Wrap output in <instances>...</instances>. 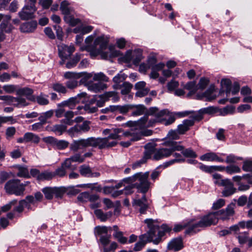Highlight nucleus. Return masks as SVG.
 Returning a JSON list of instances; mask_svg holds the SVG:
<instances>
[{
	"label": "nucleus",
	"instance_id": "nucleus-7",
	"mask_svg": "<svg viewBox=\"0 0 252 252\" xmlns=\"http://www.w3.org/2000/svg\"><path fill=\"white\" fill-rule=\"evenodd\" d=\"M122 128H115L112 130L108 137L105 138H95L98 140V144L97 147L99 149H103L107 148L112 147L116 146L117 142L116 140L120 139L121 133H124ZM124 135V134H123Z\"/></svg>",
	"mask_w": 252,
	"mask_h": 252
},
{
	"label": "nucleus",
	"instance_id": "nucleus-19",
	"mask_svg": "<svg viewBox=\"0 0 252 252\" xmlns=\"http://www.w3.org/2000/svg\"><path fill=\"white\" fill-rule=\"evenodd\" d=\"M184 247L183 239L181 237L173 239L168 244L167 248L169 250L178 251Z\"/></svg>",
	"mask_w": 252,
	"mask_h": 252
},
{
	"label": "nucleus",
	"instance_id": "nucleus-17",
	"mask_svg": "<svg viewBox=\"0 0 252 252\" xmlns=\"http://www.w3.org/2000/svg\"><path fill=\"white\" fill-rule=\"evenodd\" d=\"M86 93H82L78 94L77 96L73 97H70L67 100H64L60 103L58 104V106H67L70 109H73L75 105L79 103L80 101L81 97L85 96Z\"/></svg>",
	"mask_w": 252,
	"mask_h": 252
},
{
	"label": "nucleus",
	"instance_id": "nucleus-9",
	"mask_svg": "<svg viewBox=\"0 0 252 252\" xmlns=\"http://www.w3.org/2000/svg\"><path fill=\"white\" fill-rule=\"evenodd\" d=\"M214 183L219 186L224 187V188L222 191L223 196L227 197L233 194L236 189L234 188L232 182L228 179H222L221 176L218 173L213 174Z\"/></svg>",
	"mask_w": 252,
	"mask_h": 252
},
{
	"label": "nucleus",
	"instance_id": "nucleus-50",
	"mask_svg": "<svg viewBox=\"0 0 252 252\" xmlns=\"http://www.w3.org/2000/svg\"><path fill=\"white\" fill-rule=\"evenodd\" d=\"M221 84L225 87L226 94L228 95L231 92V81L228 79H222L221 80Z\"/></svg>",
	"mask_w": 252,
	"mask_h": 252
},
{
	"label": "nucleus",
	"instance_id": "nucleus-13",
	"mask_svg": "<svg viewBox=\"0 0 252 252\" xmlns=\"http://www.w3.org/2000/svg\"><path fill=\"white\" fill-rule=\"evenodd\" d=\"M79 203H100L99 196L95 193L91 194L88 191H84L79 194L77 197Z\"/></svg>",
	"mask_w": 252,
	"mask_h": 252
},
{
	"label": "nucleus",
	"instance_id": "nucleus-6",
	"mask_svg": "<svg viewBox=\"0 0 252 252\" xmlns=\"http://www.w3.org/2000/svg\"><path fill=\"white\" fill-rule=\"evenodd\" d=\"M149 177V172H146L144 173H137L132 177L125 179L124 181H126L128 183H133L135 187L141 192L145 193L149 189L150 187V182L148 181Z\"/></svg>",
	"mask_w": 252,
	"mask_h": 252
},
{
	"label": "nucleus",
	"instance_id": "nucleus-33",
	"mask_svg": "<svg viewBox=\"0 0 252 252\" xmlns=\"http://www.w3.org/2000/svg\"><path fill=\"white\" fill-rule=\"evenodd\" d=\"M17 169L18 171L17 173V176L25 178H30V175L27 167L18 165L17 166Z\"/></svg>",
	"mask_w": 252,
	"mask_h": 252
},
{
	"label": "nucleus",
	"instance_id": "nucleus-60",
	"mask_svg": "<svg viewBox=\"0 0 252 252\" xmlns=\"http://www.w3.org/2000/svg\"><path fill=\"white\" fill-rule=\"evenodd\" d=\"M226 171L228 174H233L235 173H239L241 171L240 168L236 165H231L225 168Z\"/></svg>",
	"mask_w": 252,
	"mask_h": 252
},
{
	"label": "nucleus",
	"instance_id": "nucleus-39",
	"mask_svg": "<svg viewBox=\"0 0 252 252\" xmlns=\"http://www.w3.org/2000/svg\"><path fill=\"white\" fill-rule=\"evenodd\" d=\"M54 111L53 110H50L45 112L41 114L40 116L38 117L39 121H42L45 124L47 122V120L51 118L54 115Z\"/></svg>",
	"mask_w": 252,
	"mask_h": 252
},
{
	"label": "nucleus",
	"instance_id": "nucleus-35",
	"mask_svg": "<svg viewBox=\"0 0 252 252\" xmlns=\"http://www.w3.org/2000/svg\"><path fill=\"white\" fill-rule=\"evenodd\" d=\"M42 192L47 200H52L54 195V187H46L41 189Z\"/></svg>",
	"mask_w": 252,
	"mask_h": 252
},
{
	"label": "nucleus",
	"instance_id": "nucleus-41",
	"mask_svg": "<svg viewBox=\"0 0 252 252\" xmlns=\"http://www.w3.org/2000/svg\"><path fill=\"white\" fill-rule=\"evenodd\" d=\"M69 145V142L64 140L57 139L54 147L55 149L63 150L66 148Z\"/></svg>",
	"mask_w": 252,
	"mask_h": 252
},
{
	"label": "nucleus",
	"instance_id": "nucleus-11",
	"mask_svg": "<svg viewBox=\"0 0 252 252\" xmlns=\"http://www.w3.org/2000/svg\"><path fill=\"white\" fill-rule=\"evenodd\" d=\"M27 3L21 11L18 13L22 20H27L34 18V13L36 10L35 6L36 0H26Z\"/></svg>",
	"mask_w": 252,
	"mask_h": 252
},
{
	"label": "nucleus",
	"instance_id": "nucleus-31",
	"mask_svg": "<svg viewBox=\"0 0 252 252\" xmlns=\"http://www.w3.org/2000/svg\"><path fill=\"white\" fill-rule=\"evenodd\" d=\"M25 139H26V143L31 142L35 144L38 143L40 141L39 137L32 132L25 133Z\"/></svg>",
	"mask_w": 252,
	"mask_h": 252
},
{
	"label": "nucleus",
	"instance_id": "nucleus-64",
	"mask_svg": "<svg viewBox=\"0 0 252 252\" xmlns=\"http://www.w3.org/2000/svg\"><path fill=\"white\" fill-rule=\"evenodd\" d=\"M54 174V177L58 176L60 177H63L66 175L65 169L61 165V167L57 168L55 172H53Z\"/></svg>",
	"mask_w": 252,
	"mask_h": 252
},
{
	"label": "nucleus",
	"instance_id": "nucleus-56",
	"mask_svg": "<svg viewBox=\"0 0 252 252\" xmlns=\"http://www.w3.org/2000/svg\"><path fill=\"white\" fill-rule=\"evenodd\" d=\"M108 227L106 226H96L94 229V234L95 236L101 235L103 234H107Z\"/></svg>",
	"mask_w": 252,
	"mask_h": 252
},
{
	"label": "nucleus",
	"instance_id": "nucleus-8",
	"mask_svg": "<svg viewBox=\"0 0 252 252\" xmlns=\"http://www.w3.org/2000/svg\"><path fill=\"white\" fill-rule=\"evenodd\" d=\"M30 183L29 181L21 183L19 179H11L5 183L4 189L8 194H15L17 196L23 195L26 187Z\"/></svg>",
	"mask_w": 252,
	"mask_h": 252
},
{
	"label": "nucleus",
	"instance_id": "nucleus-1",
	"mask_svg": "<svg viewBox=\"0 0 252 252\" xmlns=\"http://www.w3.org/2000/svg\"><path fill=\"white\" fill-rule=\"evenodd\" d=\"M149 230L147 232L139 236V241L135 244L133 251H141L147 242H153L157 245L163 241V237L166 233H169L172 229L166 224H162L160 226L158 220L147 219L144 220Z\"/></svg>",
	"mask_w": 252,
	"mask_h": 252
},
{
	"label": "nucleus",
	"instance_id": "nucleus-44",
	"mask_svg": "<svg viewBox=\"0 0 252 252\" xmlns=\"http://www.w3.org/2000/svg\"><path fill=\"white\" fill-rule=\"evenodd\" d=\"M66 126L63 125H55L52 127V131L61 135L66 130Z\"/></svg>",
	"mask_w": 252,
	"mask_h": 252
},
{
	"label": "nucleus",
	"instance_id": "nucleus-59",
	"mask_svg": "<svg viewBox=\"0 0 252 252\" xmlns=\"http://www.w3.org/2000/svg\"><path fill=\"white\" fill-rule=\"evenodd\" d=\"M113 236L121 244H126L127 241V238L123 236V233L122 231L114 233Z\"/></svg>",
	"mask_w": 252,
	"mask_h": 252
},
{
	"label": "nucleus",
	"instance_id": "nucleus-30",
	"mask_svg": "<svg viewBox=\"0 0 252 252\" xmlns=\"http://www.w3.org/2000/svg\"><path fill=\"white\" fill-rule=\"evenodd\" d=\"M54 177V174L53 172L49 170H45L40 172V174L37 177V180L39 181H49Z\"/></svg>",
	"mask_w": 252,
	"mask_h": 252
},
{
	"label": "nucleus",
	"instance_id": "nucleus-24",
	"mask_svg": "<svg viewBox=\"0 0 252 252\" xmlns=\"http://www.w3.org/2000/svg\"><path fill=\"white\" fill-rule=\"evenodd\" d=\"M99 98L104 99V101H107L111 99L113 102L118 101L120 97L118 95V93L115 91L106 92L102 94L99 95L98 96Z\"/></svg>",
	"mask_w": 252,
	"mask_h": 252
},
{
	"label": "nucleus",
	"instance_id": "nucleus-62",
	"mask_svg": "<svg viewBox=\"0 0 252 252\" xmlns=\"http://www.w3.org/2000/svg\"><path fill=\"white\" fill-rule=\"evenodd\" d=\"M209 82V80L208 78L205 77L201 78L198 85H197L198 89H200L201 90H203L208 85Z\"/></svg>",
	"mask_w": 252,
	"mask_h": 252
},
{
	"label": "nucleus",
	"instance_id": "nucleus-53",
	"mask_svg": "<svg viewBox=\"0 0 252 252\" xmlns=\"http://www.w3.org/2000/svg\"><path fill=\"white\" fill-rule=\"evenodd\" d=\"M234 110L233 107L227 106L222 109H219L218 112L222 116H225L229 114H232Z\"/></svg>",
	"mask_w": 252,
	"mask_h": 252
},
{
	"label": "nucleus",
	"instance_id": "nucleus-4",
	"mask_svg": "<svg viewBox=\"0 0 252 252\" xmlns=\"http://www.w3.org/2000/svg\"><path fill=\"white\" fill-rule=\"evenodd\" d=\"M147 120V117L144 116L137 121H130L127 122L126 124V126L133 128L125 131L123 133L124 136L125 137L131 136V141H137L141 139L142 136H148L151 135L153 131L150 129H145V128L152 126L153 123L150 120L149 125L147 126L146 123Z\"/></svg>",
	"mask_w": 252,
	"mask_h": 252
},
{
	"label": "nucleus",
	"instance_id": "nucleus-47",
	"mask_svg": "<svg viewBox=\"0 0 252 252\" xmlns=\"http://www.w3.org/2000/svg\"><path fill=\"white\" fill-rule=\"evenodd\" d=\"M53 89L59 93L65 94L67 92V90L65 86L63 84L56 83L52 85Z\"/></svg>",
	"mask_w": 252,
	"mask_h": 252
},
{
	"label": "nucleus",
	"instance_id": "nucleus-2",
	"mask_svg": "<svg viewBox=\"0 0 252 252\" xmlns=\"http://www.w3.org/2000/svg\"><path fill=\"white\" fill-rule=\"evenodd\" d=\"M234 209L231 206H227L224 209H221L218 211L209 213L204 216L198 222H193L192 220L186 222L187 229L185 233L186 235H191L200 231V228L205 227L212 224H216L219 219L224 220L228 219L229 217L233 215Z\"/></svg>",
	"mask_w": 252,
	"mask_h": 252
},
{
	"label": "nucleus",
	"instance_id": "nucleus-14",
	"mask_svg": "<svg viewBox=\"0 0 252 252\" xmlns=\"http://www.w3.org/2000/svg\"><path fill=\"white\" fill-rule=\"evenodd\" d=\"M90 124L89 121H86L82 124L76 125L69 129L68 132L70 134L74 135L77 133L87 132L90 129Z\"/></svg>",
	"mask_w": 252,
	"mask_h": 252
},
{
	"label": "nucleus",
	"instance_id": "nucleus-49",
	"mask_svg": "<svg viewBox=\"0 0 252 252\" xmlns=\"http://www.w3.org/2000/svg\"><path fill=\"white\" fill-rule=\"evenodd\" d=\"M15 97L11 95H0V100H3L7 105H13L15 102Z\"/></svg>",
	"mask_w": 252,
	"mask_h": 252
},
{
	"label": "nucleus",
	"instance_id": "nucleus-28",
	"mask_svg": "<svg viewBox=\"0 0 252 252\" xmlns=\"http://www.w3.org/2000/svg\"><path fill=\"white\" fill-rule=\"evenodd\" d=\"M102 191L105 194H112V195L115 197L123 194L124 190L115 191L113 186H105L103 188Z\"/></svg>",
	"mask_w": 252,
	"mask_h": 252
},
{
	"label": "nucleus",
	"instance_id": "nucleus-38",
	"mask_svg": "<svg viewBox=\"0 0 252 252\" xmlns=\"http://www.w3.org/2000/svg\"><path fill=\"white\" fill-rule=\"evenodd\" d=\"M175 114L172 112L169 111V114H167L166 117L164 119H161V123L165 126H168L174 122L175 121Z\"/></svg>",
	"mask_w": 252,
	"mask_h": 252
},
{
	"label": "nucleus",
	"instance_id": "nucleus-3",
	"mask_svg": "<svg viewBox=\"0 0 252 252\" xmlns=\"http://www.w3.org/2000/svg\"><path fill=\"white\" fill-rule=\"evenodd\" d=\"M165 147L156 149L155 145L148 143L145 146V157L153 160H158L170 156L175 151H182L183 146L177 142L169 141L164 143Z\"/></svg>",
	"mask_w": 252,
	"mask_h": 252
},
{
	"label": "nucleus",
	"instance_id": "nucleus-32",
	"mask_svg": "<svg viewBox=\"0 0 252 252\" xmlns=\"http://www.w3.org/2000/svg\"><path fill=\"white\" fill-rule=\"evenodd\" d=\"M81 58V54L76 53L74 57L68 61L65 64L67 68L70 69L75 67Z\"/></svg>",
	"mask_w": 252,
	"mask_h": 252
},
{
	"label": "nucleus",
	"instance_id": "nucleus-26",
	"mask_svg": "<svg viewBox=\"0 0 252 252\" xmlns=\"http://www.w3.org/2000/svg\"><path fill=\"white\" fill-rule=\"evenodd\" d=\"M32 93V90L27 87L21 88L16 91V94L19 96L25 95L27 97L28 99L31 101H34L35 99L34 97L31 95Z\"/></svg>",
	"mask_w": 252,
	"mask_h": 252
},
{
	"label": "nucleus",
	"instance_id": "nucleus-15",
	"mask_svg": "<svg viewBox=\"0 0 252 252\" xmlns=\"http://www.w3.org/2000/svg\"><path fill=\"white\" fill-rule=\"evenodd\" d=\"M43 199V194L40 191H37L34 194V196L32 195L27 196L25 199L20 200L19 204V205H25L28 203L36 204L41 202Z\"/></svg>",
	"mask_w": 252,
	"mask_h": 252
},
{
	"label": "nucleus",
	"instance_id": "nucleus-40",
	"mask_svg": "<svg viewBox=\"0 0 252 252\" xmlns=\"http://www.w3.org/2000/svg\"><path fill=\"white\" fill-rule=\"evenodd\" d=\"M132 87L133 86L131 83L128 82H124L121 85V94L123 95L128 94L131 91Z\"/></svg>",
	"mask_w": 252,
	"mask_h": 252
},
{
	"label": "nucleus",
	"instance_id": "nucleus-5",
	"mask_svg": "<svg viewBox=\"0 0 252 252\" xmlns=\"http://www.w3.org/2000/svg\"><path fill=\"white\" fill-rule=\"evenodd\" d=\"M108 39L104 36H99L96 38L92 46H87V49L90 52V56L94 58L98 55H100L103 59H108L112 57H118L119 55V51L115 50L113 47H109V52H103L107 47Z\"/></svg>",
	"mask_w": 252,
	"mask_h": 252
},
{
	"label": "nucleus",
	"instance_id": "nucleus-58",
	"mask_svg": "<svg viewBox=\"0 0 252 252\" xmlns=\"http://www.w3.org/2000/svg\"><path fill=\"white\" fill-rule=\"evenodd\" d=\"M219 108L216 107L210 106L203 109H201V111L202 112L203 114H213L218 112Z\"/></svg>",
	"mask_w": 252,
	"mask_h": 252
},
{
	"label": "nucleus",
	"instance_id": "nucleus-37",
	"mask_svg": "<svg viewBox=\"0 0 252 252\" xmlns=\"http://www.w3.org/2000/svg\"><path fill=\"white\" fill-rule=\"evenodd\" d=\"M64 20L71 26H75L81 23V20L78 18H74L71 14L64 16Z\"/></svg>",
	"mask_w": 252,
	"mask_h": 252
},
{
	"label": "nucleus",
	"instance_id": "nucleus-36",
	"mask_svg": "<svg viewBox=\"0 0 252 252\" xmlns=\"http://www.w3.org/2000/svg\"><path fill=\"white\" fill-rule=\"evenodd\" d=\"M213 90L210 88L204 92L201 95H198L197 97L199 99H202L203 97L206 98V100L212 101L216 98V96L213 94Z\"/></svg>",
	"mask_w": 252,
	"mask_h": 252
},
{
	"label": "nucleus",
	"instance_id": "nucleus-63",
	"mask_svg": "<svg viewBox=\"0 0 252 252\" xmlns=\"http://www.w3.org/2000/svg\"><path fill=\"white\" fill-rule=\"evenodd\" d=\"M114 112L118 111L123 114L126 113L130 108V107L127 105L124 106L114 105Z\"/></svg>",
	"mask_w": 252,
	"mask_h": 252
},
{
	"label": "nucleus",
	"instance_id": "nucleus-42",
	"mask_svg": "<svg viewBox=\"0 0 252 252\" xmlns=\"http://www.w3.org/2000/svg\"><path fill=\"white\" fill-rule=\"evenodd\" d=\"M133 62L134 64H138L142 59V51L141 49H136L133 51L132 55Z\"/></svg>",
	"mask_w": 252,
	"mask_h": 252
},
{
	"label": "nucleus",
	"instance_id": "nucleus-48",
	"mask_svg": "<svg viewBox=\"0 0 252 252\" xmlns=\"http://www.w3.org/2000/svg\"><path fill=\"white\" fill-rule=\"evenodd\" d=\"M79 171L81 175L86 177H89L91 174V168L86 165H81L80 167Z\"/></svg>",
	"mask_w": 252,
	"mask_h": 252
},
{
	"label": "nucleus",
	"instance_id": "nucleus-27",
	"mask_svg": "<svg viewBox=\"0 0 252 252\" xmlns=\"http://www.w3.org/2000/svg\"><path fill=\"white\" fill-rule=\"evenodd\" d=\"M11 19V16L9 15H5L3 18L2 22L0 24V29L2 32H10L12 30V26L8 25L9 21Z\"/></svg>",
	"mask_w": 252,
	"mask_h": 252
},
{
	"label": "nucleus",
	"instance_id": "nucleus-43",
	"mask_svg": "<svg viewBox=\"0 0 252 252\" xmlns=\"http://www.w3.org/2000/svg\"><path fill=\"white\" fill-rule=\"evenodd\" d=\"M15 102L14 106L17 107H21L28 106L29 103L27 102L26 99L19 96V97H15Z\"/></svg>",
	"mask_w": 252,
	"mask_h": 252
},
{
	"label": "nucleus",
	"instance_id": "nucleus-34",
	"mask_svg": "<svg viewBox=\"0 0 252 252\" xmlns=\"http://www.w3.org/2000/svg\"><path fill=\"white\" fill-rule=\"evenodd\" d=\"M68 5V2L66 0L62 1L61 3L60 9L64 16L69 15L72 12V8L69 7Z\"/></svg>",
	"mask_w": 252,
	"mask_h": 252
},
{
	"label": "nucleus",
	"instance_id": "nucleus-29",
	"mask_svg": "<svg viewBox=\"0 0 252 252\" xmlns=\"http://www.w3.org/2000/svg\"><path fill=\"white\" fill-rule=\"evenodd\" d=\"M184 89L189 91V93L187 94L188 96H190L195 94L198 90L197 86L194 81H190L187 83L184 86Z\"/></svg>",
	"mask_w": 252,
	"mask_h": 252
},
{
	"label": "nucleus",
	"instance_id": "nucleus-57",
	"mask_svg": "<svg viewBox=\"0 0 252 252\" xmlns=\"http://www.w3.org/2000/svg\"><path fill=\"white\" fill-rule=\"evenodd\" d=\"M145 109V107L142 105H137L135 109L132 112V115L133 116L141 115L144 113Z\"/></svg>",
	"mask_w": 252,
	"mask_h": 252
},
{
	"label": "nucleus",
	"instance_id": "nucleus-51",
	"mask_svg": "<svg viewBox=\"0 0 252 252\" xmlns=\"http://www.w3.org/2000/svg\"><path fill=\"white\" fill-rule=\"evenodd\" d=\"M8 122H10V124H13L16 122V121L13 119L12 116L5 117L0 116V127L3 124Z\"/></svg>",
	"mask_w": 252,
	"mask_h": 252
},
{
	"label": "nucleus",
	"instance_id": "nucleus-12",
	"mask_svg": "<svg viewBox=\"0 0 252 252\" xmlns=\"http://www.w3.org/2000/svg\"><path fill=\"white\" fill-rule=\"evenodd\" d=\"M112 206H106L105 210H107L110 209ZM115 208L113 212L109 211L106 213H104L100 209H96L94 210V213L96 217L102 221H105L108 218L112 216L113 214L118 216L121 212V206H114Z\"/></svg>",
	"mask_w": 252,
	"mask_h": 252
},
{
	"label": "nucleus",
	"instance_id": "nucleus-21",
	"mask_svg": "<svg viewBox=\"0 0 252 252\" xmlns=\"http://www.w3.org/2000/svg\"><path fill=\"white\" fill-rule=\"evenodd\" d=\"M127 76L126 74L122 73L121 71L119 73L117 74L113 78V81L114 84L113 85V88L115 90H119L121 89V83L123 82L126 79Z\"/></svg>",
	"mask_w": 252,
	"mask_h": 252
},
{
	"label": "nucleus",
	"instance_id": "nucleus-54",
	"mask_svg": "<svg viewBox=\"0 0 252 252\" xmlns=\"http://www.w3.org/2000/svg\"><path fill=\"white\" fill-rule=\"evenodd\" d=\"M182 154L186 157L195 158L197 155L191 149L189 148L184 150V148L181 151Z\"/></svg>",
	"mask_w": 252,
	"mask_h": 252
},
{
	"label": "nucleus",
	"instance_id": "nucleus-55",
	"mask_svg": "<svg viewBox=\"0 0 252 252\" xmlns=\"http://www.w3.org/2000/svg\"><path fill=\"white\" fill-rule=\"evenodd\" d=\"M76 186H69L65 187V193L68 195H75L80 192Z\"/></svg>",
	"mask_w": 252,
	"mask_h": 252
},
{
	"label": "nucleus",
	"instance_id": "nucleus-10",
	"mask_svg": "<svg viewBox=\"0 0 252 252\" xmlns=\"http://www.w3.org/2000/svg\"><path fill=\"white\" fill-rule=\"evenodd\" d=\"M98 144V140L95 137H91L87 139H80L74 140L70 145V150L76 152L78 150L88 147L96 148Z\"/></svg>",
	"mask_w": 252,
	"mask_h": 252
},
{
	"label": "nucleus",
	"instance_id": "nucleus-52",
	"mask_svg": "<svg viewBox=\"0 0 252 252\" xmlns=\"http://www.w3.org/2000/svg\"><path fill=\"white\" fill-rule=\"evenodd\" d=\"M48 96L40 94L36 97L37 102L41 105H46L49 104V102L48 99Z\"/></svg>",
	"mask_w": 252,
	"mask_h": 252
},
{
	"label": "nucleus",
	"instance_id": "nucleus-22",
	"mask_svg": "<svg viewBox=\"0 0 252 252\" xmlns=\"http://www.w3.org/2000/svg\"><path fill=\"white\" fill-rule=\"evenodd\" d=\"M36 27L37 22L35 21H32L21 25L20 29L22 32H32L35 30Z\"/></svg>",
	"mask_w": 252,
	"mask_h": 252
},
{
	"label": "nucleus",
	"instance_id": "nucleus-46",
	"mask_svg": "<svg viewBox=\"0 0 252 252\" xmlns=\"http://www.w3.org/2000/svg\"><path fill=\"white\" fill-rule=\"evenodd\" d=\"M54 195L57 198H62L65 193V187H54Z\"/></svg>",
	"mask_w": 252,
	"mask_h": 252
},
{
	"label": "nucleus",
	"instance_id": "nucleus-25",
	"mask_svg": "<svg viewBox=\"0 0 252 252\" xmlns=\"http://www.w3.org/2000/svg\"><path fill=\"white\" fill-rule=\"evenodd\" d=\"M87 86L89 90L94 93L99 92L107 88V85L100 82L89 83Z\"/></svg>",
	"mask_w": 252,
	"mask_h": 252
},
{
	"label": "nucleus",
	"instance_id": "nucleus-45",
	"mask_svg": "<svg viewBox=\"0 0 252 252\" xmlns=\"http://www.w3.org/2000/svg\"><path fill=\"white\" fill-rule=\"evenodd\" d=\"M93 80L94 81H100L105 82L109 81V78L103 72L94 73Z\"/></svg>",
	"mask_w": 252,
	"mask_h": 252
},
{
	"label": "nucleus",
	"instance_id": "nucleus-61",
	"mask_svg": "<svg viewBox=\"0 0 252 252\" xmlns=\"http://www.w3.org/2000/svg\"><path fill=\"white\" fill-rule=\"evenodd\" d=\"M151 203L146 198L145 195L143 194L141 199H134L133 205H149Z\"/></svg>",
	"mask_w": 252,
	"mask_h": 252
},
{
	"label": "nucleus",
	"instance_id": "nucleus-20",
	"mask_svg": "<svg viewBox=\"0 0 252 252\" xmlns=\"http://www.w3.org/2000/svg\"><path fill=\"white\" fill-rule=\"evenodd\" d=\"M200 159L202 161H218L223 162L224 160L219 157L217 154L214 152L207 153L200 157Z\"/></svg>",
	"mask_w": 252,
	"mask_h": 252
},
{
	"label": "nucleus",
	"instance_id": "nucleus-16",
	"mask_svg": "<svg viewBox=\"0 0 252 252\" xmlns=\"http://www.w3.org/2000/svg\"><path fill=\"white\" fill-rule=\"evenodd\" d=\"M58 51L60 58L69 59L75 51V48L73 45L67 46L63 44L59 47Z\"/></svg>",
	"mask_w": 252,
	"mask_h": 252
},
{
	"label": "nucleus",
	"instance_id": "nucleus-18",
	"mask_svg": "<svg viewBox=\"0 0 252 252\" xmlns=\"http://www.w3.org/2000/svg\"><path fill=\"white\" fill-rule=\"evenodd\" d=\"M151 114L155 115L156 120H154L152 122L153 124L155 122L161 123V119H164L166 117L167 114H169V110L167 109H163L158 111L157 107H152L150 110Z\"/></svg>",
	"mask_w": 252,
	"mask_h": 252
},
{
	"label": "nucleus",
	"instance_id": "nucleus-23",
	"mask_svg": "<svg viewBox=\"0 0 252 252\" xmlns=\"http://www.w3.org/2000/svg\"><path fill=\"white\" fill-rule=\"evenodd\" d=\"M194 125V122L192 120H184L182 124L178 126L177 131L179 134H184L188 131L189 127Z\"/></svg>",
	"mask_w": 252,
	"mask_h": 252
}]
</instances>
